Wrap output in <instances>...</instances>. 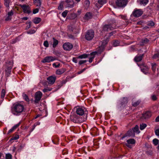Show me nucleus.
I'll list each match as a JSON object with an SVG mask.
<instances>
[{"label": "nucleus", "instance_id": "nucleus-25", "mask_svg": "<svg viewBox=\"0 0 159 159\" xmlns=\"http://www.w3.org/2000/svg\"><path fill=\"white\" fill-rule=\"evenodd\" d=\"M66 82V81L64 80L60 81L57 84V86L58 88H61L63 84H65Z\"/></svg>", "mask_w": 159, "mask_h": 159}, {"label": "nucleus", "instance_id": "nucleus-16", "mask_svg": "<svg viewBox=\"0 0 159 159\" xmlns=\"http://www.w3.org/2000/svg\"><path fill=\"white\" fill-rule=\"evenodd\" d=\"M56 77L54 76H51L47 78V82L49 84H53L55 82Z\"/></svg>", "mask_w": 159, "mask_h": 159}, {"label": "nucleus", "instance_id": "nucleus-33", "mask_svg": "<svg viewBox=\"0 0 159 159\" xmlns=\"http://www.w3.org/2000/svg\"><path fill=\"white\" fill-rule=\"evenodd\" d=\"M109 40V39L108 38H107L106 39L102 41V45L104 46V47L106 45L108 41Z\"/></svg>", "mask_w": 159, "mask_h": 159}, {"label": "nucleus", "instance_id": "nucleus-6", "mask_svg": "<svg viewBox=\"0 0 159 159\" xmlns=\"http://www.w3.org/2000/svg\"><path fill=\"white\" fill-rule=\"evenodd\" d=\"M94 35V31L92 30H89L86 32L85 38L87 40H91L93 38Z\"/></svg>", "mask_w": 159, "mask_h": 159}, {"label": "nucleus", "instance_id": "nucleus-45", "mask_svg": "<svg viewBox=\"0 0 159 159\" xmlns=\"http://www.w3.org/2000/svg\"><path fill=\"white\" fill-rule=\"evenodd\" d=\"M35 32V31L34 30H31L27 31L28 34H32L34 33Z\"/></svg>", "mask_w": 159, "mask_h": 159}, {"label": "nucleus", "instance_id": "nucleus-29", "mask_svg": "<svg viewBox=\"0 0 159 159\" xmlns=\"http://www.w3.org/2000/svg\"><path fill=\"white\" fill-rule=\"evenodd\" d=\"M149 0H140V4L143 5L144 6L146 5L148 2Z\"/></svg>", "mask_w": 159, "mask_h": 159}, {"label": "nucleus", "instance_id": "nucleus-1", "mask_svg": "<svg viewBox=\"0 0 159 159\" xmlns=\"http://www.w3.org/2000/svg\"><path fill=\"white\" fill-rule=\"evenodd\" d=\"M24 110L23 105L20 103L15 104L12 108L11 111L13 114L15 115L18 116L20 115Z\"/></svg>", "mask_w": 159, "mask_h": 159}, {"label": "nucleus", "instance_id": "nucleus-37", "mask_svg": "<svg viewBox=\"0 0 159 159\" xmlns=\"http://www.w3.org/2000/svg\"><path fill=\"white\" fill-rule=\"evenodd\" d=\"M6 91L4 89H2L1 93V98L2 99L4 98L6 94Z\"/></svg>", "mask_w": 159, "mask_h": 159}, {"label": "nucleus", "instance_id": "nucleus-62", "mask_svg": "<svg viewBox=\"0 0 159 159\" xmlns=\"http://www.w3.org/2000/svg\"><path fill=\"white\" fill-rule=\"evenodd\" d=\"M20 125V123L16 124V125H15L13 127V129H16Z\"/></svg>", "mask_w": 159, "mask_h": 159}, {"label": "nucleus", "instance_id": "nucleus-40", "mask_svg": "<svg viewBox=\"0 0 159 159\" xmlns=\"http://www.w3.org/2000/svg\"><path fill=\"white\" fill-rule=\"evenodd\" d=\"M98 4H100L101 6H100V7H102V5L106 3L105 0H98Z\"/></svg>", "mask_w": 159, "mask_h": 159}, {"label": "nucleus", "instance_id": "nucleus-60", "mask_svg": "<svg viewBox=\"0 0 159 159\" xmlns=\"http://www.w3.org/2000/svg\"><path fill=\"white\" fill-rule=\"evenodd\" d=\"M31 23V21H29L28 22V25L26 27L27 29H28L30 27Z\"/></svg>", "mask_w": 159, "mask_h": 159}, {"label": "nucleus", "instance_id": "nucleus-26", "mask_svg": "<svg viewBox=\"0 0 159 159\" xmlns=\"http://www.w3.org/2000/svg\"><path fill=\"white\" fill-rule=\"evenodd\" d=\"M34 3L38 7H40L41 5V0H33Z\"/></svg>", "mask_w": 159, "mask_h": 159}, {"label": "nucleus", "instance_id": "nucleus-20", "mask_svg": "<svg viewBox=\"0 0 159 159\" xmlns=\"http://www.w3.org/2000/svg\"><path fill=\"white\" fill-rule=\"evenodd\" d=\"M97 53V52H92L90 54L91 57L89 58V62L91 63L93 61V59L94 58L95 55Z\"/></svg>", "mask_w": 159, "mask_h": 159}, {"label": "nucleus", "instance_id": "nucleus-12", "mask_svg": "<svg viewBox=\"0 0 159 159\" xmlns=\"http://www.w3.org/2000/svg\"><path fill=\"white\" fill-rule=\"evenodd\" d=\"M43 94L40 91H39L36 92L35 94L34 102L35 103H38L40 100Z\"/></svg>", "mask_w": 159, "mask_h": 159}, {"label": "nucleus", "instance_id": "nucleus-23", "mask_svg": "<svg viewBox=\"0 0 159 159\" xmlns=\"http://www.w3.org/2000/svg\"><path fill=\"white\" fill-rule=\"evenodd\" d=\"M151 65L152 66V70L154 73H155L156 71V68L158 69L157 64L155 63H151Z\"/></svg>", "mask_w": 159, "mask_h": 159}, {"label": "nucleus", "instance_id": "nucleus-54", "mask_svg": "<svg viewBox=\"0 0 159 159\" xmlns=\"http://www.w3.org/2000/svg\"><path fill=\"white\" fill-rule=\"evenodd\" d=\"M52 141L54 144H57L59 141V139L57 138L55 139L52 140Z\"/></svg>", "mask_w": 159, "mask_h": 159}, {"label": "nucleus", "instance_id": "nucleus-38", "mask_svg": "<svg viewBox=\"0 0 159 159\" xmlns=\"http://www.w3.org/2000/svg\"><path fill=\"white\" fill-rule=\"evenodd\" d=\"M147 25L148 26L150 27H152L154 25V23L152 21H150L147 22Z\"/></svg>", "mask_w": 159, "mask_h": 159}, {"label": "nucleus", "instance_id": "nucleus-14", "mask_svg": "<svg viewBox=\"0 0 159 159\" xmlns=\"http://www.w3.org/2000/svg\"><path fill=\"white\" fill-rule=\"evenodd\" d=\"M127 143L125 144L126 145L128 148H131L132 147V144H134L135 143V141L133 139H128L126 141Z\"/></svg>", "mask_w": 159, "mask_h": 159}, {"label": "nucleus", "instance_id": "nucleus-39", "mask_svg": "<svg viewBox=\"0 0 159 159\" xmlns=\"http://www.w3.org/2000/svg\"><path fill=\"white\" fill-rule=\"evenodd\" d=\"M4 1L5 6L7 7H9L10 0H4Z\"/></svg>", "mask_w": 159, "mask_h": 159}, {"label": "nucleus", "instance_id": "nucleus-17", "mask_svg": "<svg viewBox=\"0 0 159 159\" xmlns=\"http://www.w3.org/2000/svg\"><path fill=\"white\" fill-rule=\"evenodd\" d=\"M151 116V113L150 111H147L143 113L142 116H141L140 118L142 120L146 119L149 118Z\"/></svg>", "mask_w": 159, "mask_h": 159}, {"label": "nucleus", "instance_id": "nucleus-19", "mask_svg": "<svg viewBox=\"0 0 159 159\" xmlns=\"http://www.w3.org/2000/svg\"><path fill=\"white\" fill-rule=\"evenodd\" d=\"M141 71L145 74H146L148 73V68L147 66H142L140 67Z\"/></svg>", "mask_w": 159, "mask_h": 159}, {"label": "nucleus", "instance_id": "nucleus-5", "mask_svg": "<svg viewBox=\"0 0 159 159\" xmlns=\"http://www.w3.org/2000/svg\"><path fill=\"white\" fill-rule=\"evenodd\" d=\"M76 110V114L81 116H83V118L85 117L86 116V120L87 118L88 112L86 108L84 107H77L75 108Z\"/></svg>", "mask_w": 159, "mask_h": 159}, {"label": "nucleus", "instance_id": "nucleus-63", "mask_svg": "<svg viewBox=\"0 0 159 159\" xmlns=\"http://www.w3.org/2000/svg\"><path fill=\"white\" fill-rule=\"evenodd\" d=\"M152 99L153 100H155L157 99V97L155 95H153L152 96Z\"/></svg>", "mask_w": 159, "mask_h": 159}, {"label": "nucleus", "instance_id": "nucleus-55", "mask_svg": "<svg viewBox=\"0 0 159 159\" xmlns=\"http://www.w3.org/2000/svg\"><path fill=\"white\" fill-rule=\"evenodd\" d=\"M18 40V39L17 38H16L15 39H12L11 40V43L12 44L15 43L16 42H17Z\"/></svg>", "mask_w": 159, "mask_h": 159}, {"label": "nucleus", "instance_id": "nucleus-47", "mask_svg": "<svg viewBox=\"0 0 159 159\" xmlns=\"http://www.w3.org/2000/svg\"><path fill=\"white\" fill-rule=\"evenodd\" d=\"M153 58L154 59H156L157 58L159 57V52H158L154 54L153 56Z\"/></svg>", "mask_w": 159, "mask_h": 159}, {"label": "nucleus", "instance_id": "nucleus-43", "mask_svg": "<svg viewBox=\"0 0 159 159\" xmlns=\"http://www.w3.org/2000/svg\"><path fill=\"white\" fill-rule=\"evenodd\" d=\"M68 12V11L67 10H65L62 13V16L64 17H65Z\"/></svg>", "mask_w": 159, "mask_h": 159}, {"label": "nucleus", "instance_id": "nucleus-59", "mask_svg": "<svg viewBox=\"0 0 159 159\" xmlns=\"http://www.w3.org/2000/svg\"><path fill=\"white\" fill-rule=\"evenodd\" d=\"M155 133L156 135L159 136V128L156 130L155 131Z\"/></svg>", "mask_w": 159, "mask_h": 159}, {"label": "nucleus", "instance_id": "nucleus-36", "mask_svg": "<svg viewBox=\"0 0 159 159\" xmlns=\"http://www.w3.org/2000/svg\"><path fill=\"white\" fill-rule=\"evenodd\" d=\"M147 125L145 123H142L140 125V129L141 130L144 129L146 127Z\"/></svg>", "mask_w": 159, "mask_h": 159}, {"label": "nucleus", "instance_id": "nucleus-64", "mask_svg": "<svg viewBox=\"0 0 159 159\" xmlns=\"http://www.w3.org/2000/svg\"><path fill=\"white\" fill-rule=\"evenodd\" d=\"M155 121L156 122H159V116L156 117L155 119Z\"/></svg>", "mask_w": 159, "mask_h": 159}, {"label": "nucleus", "instance_id": "nucleus-58", "mask_svg": "<svg viewBox=\"0 0 159 159\" xmlns=\"http://www.w3.org/2000/svg\"><path fill=\"white\" fill-rule=\"evenodd\" d=\"M39 11V9L38 8H36L33 10V14H36Z\"/></svg>", "mask_w": 159, "mask_h": 159}, {"label": "nucleus", "instance_id": "nucleus-8", "mask_svg": "<svg viewBox=\"0 0 159 159\" xmlns=\"http://www.w3.org/2000/svg\"><path fill=\"white\" fill-rule=\"evenodd\" d=\"M127 2L128 0H117L116 3L117 7L123 8L126 5Z\"/></svg>", "mask_w": 159, "mask_h": 159}, {"label": "nucleus", "instance_id": "nucleus-15", "mask_svg": "<svg viewBox=\"0 0 159 159\" xmlns=\"http://www.w3.org/2000/svg\"><path fill=\"white\" fill-rule=\"evenodd\" d=\"M73 47L72 44L69 43H65L63 45V47L65 50L70 51L72 48Z\"/></svg>", "mask_w": 159, "mask_h": 159}, {"label": "nucleus", "instance_id": "nucleus-56", "mask_svg": "<svg viewBox=\"0 0 159 159\" xmlns=\"http://www.w3.org/2000/svg\"><path fill=\"white\" fill-rule=\"evenodd\" d=\"M87 61V60H80L79 62V64L81 65L85 63Z\"/></svg>", "mask_w": 159, "mask_h": 159}, {"label": "nucleus", "instance_id": "nucleus-13", "mask_svg": "<svg viewBox=\"0 0 159 159\" xmlns=\"http://www.w3.org/2000/svg\"><path fill=\"white\" fill-rule=\"evenodd\" d=\"M56 58L52 56H47L44 58L41 61V62L43 63L50 62L55 60Z\"/></svg>", "mask_w": 159, "mask_h": 159}, {"label": "nucleus", "instance_id": "nucleus-27", "mask_svg": "<svg viewBox=\"0 0 159 159\" xmlns=\"http://www.w3.org/2000/svg\"><path fill=\"white\" fill-rule=\"evenodd\" d=\"M140 101L139 100H138L136 101H132V105L133 107H136L138 105L140 104Z\"/></svg>", "mask_w": 159, "mask_h": 159}, {"label": "nucleus", "instance_id": "nucleus-42", "mask_svg": "<svg viewBox=\"0 0 159 159\" xmlns=\"http://www.w3.org/2000/svg\"><path fill=\"white\" fill-rule=\"evenodd\" d=\"M6 159H11L12 155L10 153H8L6 155Z\"/></svg>", "mask_w": 159, "mask_h": 159}, {"label": "nucleus", "instance_id": "nucleus-51", "mask_svg": "<svg viewBox=\"0 0 159 159\" xmlns=\"http://www.w3.org/2000/svg\"><path fill=\"white\" fill-rule=\"evenodd\" d=\"M43 45L45 47H48L49 46V44L48 41H45L43 43Z\"/></svg>", "mask_w": 159, "mask_h": 159}, {"label": "nucleus", "instance_id": "nucleus-18", "mask_svg": "<svg viewBox=\"0 0 159 159\" xmlns=\"http://www.w3.org/2000/svg\"><path fill=\"white\" fill-rule=\"evenodd\" d=\"M143 56L144 54H143L141 55H139V56H137L135 57L134 58V60L136 62L140 61L142 60Z\"/></svg>", "mask_w": 159, "mask_h": 159}, {"label": "nucleus", "instance_id": "nucleus-21", "mask_svg": "<svg viewBox=\"0 0 159 159\" xmlns=\"http://www.w3.org/2000/svg\"><path fill=\"white\" fill-rule=\"evenodd\" d=\"M66 71V70L64 68H61L57 70L56 72V74L60 75L64 73Z\"/></svg>", "mask_w": 159, "mask_h": 159}, {"label": "nucleus", "instance_id": "nucleus-52", "mask_svg": "<svg viewBox=\"0 0 159 159\" xmlns=\"http://www.w3.org/2000/svg\"><path fill=\"white\" fill-rule=\"evenodd\" d=\"M63 4L62 3L60 4L59 6L58 7V9L59 10H62L63 8Z\"/></svg>", "mask_w": 159, "mask_h": 159}, {"label": "nucleus", "instance_id": "nucleus-53", "mask_svg": "<svg viewBox=\"0 0 159 159\" xmlns=\"http://www.w3.org/2000/svg\"><path fill=\"white\" fill-rule=\"evenodd\" d=\"M78 59L79 58H78V57H73L72 59V61L75 63H77L78 62L77 59Z\"/></svg>", "mask_w": 159, "mask_h": 159}, {"label": "nucleus", "instance_id": "nucleus-48", "mask_svg": "<svg viewBox=\"0 0 159 159\" xmlns=\"http://www.w3.org/2000/svg\"><path fill=\"white\" fill-rule=\"evenodd\" d=\"M52 89L49 88H47L44 89H43V92L45 93L49 91H50Z\"/></svg>", "mask_w": 159, "mask_h": 159}, {"label": "nucleus", "instance_id": "nucleus-10", "mask_svg": "<svg viewBox=\"0 0 159 159\" xmlns=\"http://www.w3.org/2000/svg\"><path fill=\"white\" fill-rule=\"evenodd\" d=\"M116 28V25L114 24L105 25L103 27L104 31H108L112 30Z\"/></svg>", "mask_w": 159, "mask_h": 159}, {"label": "nucleus", "instance_id": "nucleus-3", "mask_svg": "<svg viewBox=\"0 0 159 159\" xmlns=\"http://www.w3.org/2000/svg\"><path fill=\"white\" fill-rule=\"evenodd\" d=\"M128 100L127 97L120 98L117 102V107L118 110L121 111L125 108L128 102Z\"/></svg>", "mask_w": 159, "mask_h": 159}, {"label": "nucleus", "instance_id": "nucleus-24", "mask_svg": "<svg viewBox=\"0 0 159 159\" xmlns=\"http://www.w3.org/2000/svg\"><path fill=\"white\" fill-rule=\"evenodd\" d=\"M41 20V19L39 17H35V18L33 21V22L35 24H37L39 23Z\"/></svg>", "mask_w": 159, "mask_h": 159}, {"label": "nucleus", "instance_id": "nucleus-49", "mask_svg": "<svg viewBox=\"0 0 159 159\" xmlns=\"http://www.w3.org/2000/svg\"><path fill=\"white\" fill-rule=\"evenodd\" d=\"M119 43L118 41H115L113 43V46L116 47L119 45Z\"/></svg>", "mask_w": 159, "mask_h": 159}, {"label": "nucleus", "instance_id": "nucleus-9", "mask_svg": "<svg viewBox=\"0 0 159 159\" xmlns=\"http://www.w3.org/2000/svg\"><path fill=\"white\" fill-rule=\"evenodd\" d=\"M7 67L5 70L6 75L7 76H8L11 74V70L13 66V63L12 61H9L8 63L7 62Z\"/></svg>", "mask_w": 159, "mask_h": 159}, {"label": "nucleus", "instance_id": "nucleus-30", "mask_svg": "<svg viewBox=\"0 0 159 159\" xmlns=\"http://www.w3.org/2000/svg\"><path fill=\"white\" fill-rule=\"evenodd\" d=\"M90 2L89 0H85L84 2V6L86 9L89 6Z\"/></svg>", "mask_w": 159, "mask_h": 159}, {"label": "nucleus", "instance_id": "nucleus-22", "mask_svg": "<svg viewBox=\"0 0 159 159\" xmlns=\"http://www.w3.org/2000/svg\"><path fill=\"white\" fill-rule=\"evenodd\" d=\"M92 17V15L90 12H87L85 15L84 19L85 20H88L89 19H91Z\"/></svg>", "mask_w": 159, "mask_h": 159}, {"label": "nucleus", "instance_id": "nucleus-4", "mask_svg": "<svg viewBox=\"0 0 159 159\" xmlns=\"http://www.w3.org/2000/svg\"><path fill=\"white\" fill-rule=\"evenodd\" d=\"M70 120L73 123H80L86 120V116L84 118L81 117L76 114H72L70 116Z\"/></svg>", "mask_w": 159, "mask_h": 159}, {"label": "nucleus", "instance_id": "nucleus-7", "mask_svg": "<svg viewBox=\"0 0 159 159\" xmlns=\"http://www.w3.org/2000/svg\"><path fill=\"white\" fill-rule=\"evenodd\" d=\"M143 11L141 9L135 8L132 12L131 16H133L135 17H139L141 16L143 13Z\"/></svg>", "mask_w": 159, "mask_h": 159}, {"label": "nucleus", "instance_id": "nucleus-2", "mask_svg": "<svg viewBox=\"0 0 159 159\" xmlns=\"http://www.w3.org/2000/svg\"><path fill=\"white\" fill-rule=\"evenodd\" d=\"M135 133L139 134L140 133L139 130V126L136 125L132 129H130L122 137L121 139H123L126 137H134L135 136Z\"/></svg>", "mask_w": 159, "mask_h": 159}, {"label": "nucleus", "instance_id": "nucleus-28", "mask_svg": "<svg viewBox=\"0 0 159 159\" xmlns=\"http://www.w3.org/2000/svg\"><path fill=\"white\" fill-rule=\"evenodd\" d=\"M53 41L52 46L54 48H55L58 44V41L57 40L55 39L54 38H53Z\"/></svg>", "mask_w": 159, "mask_h": 159}, {"label": "nucleus", "instance_id": "nucleus-44", "mask_svg": "<svg viewBox=\"0 0 159 159\" xmlns=\"http://www.w3.org/2000/svg\"><path fill=\"white\" fill-rule=\"evenodd\" d=\"M149 40L147 38H145L144 39L142 40V43L143 44H146L147 43Z\"/></svg>", "mask_w": 159, "mask_h": 159}, {"label": "nucleus", "instance_id": "nucleus-35", "mask_svg": "<svg viewBox=\"0 0 159 159\" xmlns=\"http://www.w3.org/2000/svg\"><path fill=\"white\" fill-rule=\"evenodd\" d=\"M104 47H105L101 45V46L99 47V48L98 50V52L100 53L102 52L104 50Z\"/></svg>", "mask_w": 159, "mask_h": 159}, {"label": "nucleus", "instance_id": "nucleus-41", "mask_svg": "<svg viewBox=\"0 0 159 159\" xmlns=\"http://www.w3.org/2000/svg\"><path fill=\"white\" fill-rule=\"evenodd\" d=\"M153 144L156 146L159 143V140L157 139H154L152 141Z\"/></svg>", "mask_w": 159, "mask_h": 159}, {"label": "nucleus", "instance_id": "nucleus-50", "mask_svg": "<svg viewBox=\"0 0 159 159\" xmlns=\"http://www.w3.org/2000/svg\"><path fill=\"white\" fill-rule=\"evenodd\" d=\"M11 16L7 15V16L5 20L6 21H9L11 19Z\"/></svg>", "mask_w": 159, "mask_h": 159}, {"label": "nucleus", "instance_id": "nucleus-32", "mask_svg": "<svg viewBox=\"0 0 159 159\" xmlns=\"http://www.w3.org/2000/svg\"><path fill=\"white\" fill-rule=\"evenodd\" d=\"M89 55V54H84L80 55L78 57V58L79 59L85 58L88 57Z\"/></svg>", "mask_w": 159, "mask_h": 159}, {"label": "nucleus", "instance_id": "nucleus-11", "mask_svg": "<svg viewBox=\"0 0 159 159\" xmlns=\"http://www.w3.org/2000/svg\"><path fill=\"white\" fill-rule=\"evenodd\" d=\"M20 6L22 9L24 13L29 14L31 12L30 7L29 5L23 4Z\"/></svg>", "mask_w": 159, "mask_h": 159}, {"label": "nucleus", "instance_id": "nucleus-31", "mask_svg": "<svg viewBox=\"0 0 159 159\" xmlns=\"http://www.w3.org/2000/svg\"><path fill=\"white\" fill-rule=\"evenodd\" d=\"M22 97L23 99L25 100L26 102H29L30 101L29 99L28 96L25 93L22 94Z\"/></svg>", "mask_w": 159, "mask_h": 159}, {"label": "nucleus", "instance_id": "nucleus-57", "mask_svg": "<svg viewBox=\"0 0 159 159\" xmlns=\"http://www.w3.org/2000/svg\"><path fill=\"white\" fill-rule=\"evenodd\" d=\"M86 70V68H84L82 70H81L80 71H78L77 72V75H79L82 73L84 71Z\"/></svg>", "mask_w": 159, "mask_h": 159}, {"label": "nucleus", "instance_id": "nucleus-46", "mask_svg": "<svg viewBox=\"0 0 159 159\" xmlns=\"http://www.w3.org/2000/svg\"><path fill=\"white\" fill-rule=\"evenodd\" d=\"M19 138V136L18 135H16L14 136H13L12 138L10 139L11 140H16Z\"/></svg>", "mask_w": 159, "mask_h": 159}, {"label": "nucleus", "instance_id": "nucleus-61", "mask_svg": "<svg viewBox=\"0 0 159 159\" xmlns=\"http://www.w3.org/2000/svg\"><path fill=\"white\" fill-rule=\"evenodd\" d=\"M13 12L12 11H11L8 12L7 13V15L9 16H11H11L13 15Z\"/></svg>", "mask_w": 159, "mask_h": 159}, {"label": "nucleus", "instance_id": "nucleus-34", "mask_svg": "<svg viewBox=\"0 0 159 159\" xmlns=\"http://www.w3.org/2000/svg\"><path fill=\"white\" fill-rule=\"evenodd\" d=\"M74 3L73 2H71L66 3V7H67L72 8L74 7Z\"/></svg>", "mask_w": 159, "mask_h": 159}]
</instances>
